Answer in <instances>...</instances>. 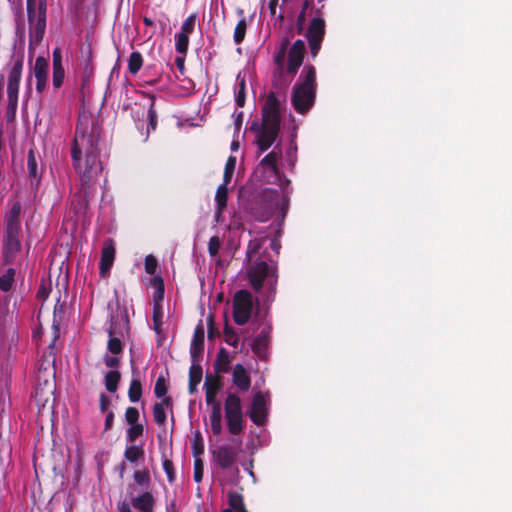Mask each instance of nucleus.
<instances>
[{
	"mask_svg": "<svg viewBox=\"0 0 512 512\" xmlns=\"http://www.w3.org/2000/svg\"><path fill=\"white\" fill-rule=\"evenodd\" d=\"M72 166L79 176L80 188L73 195L71 206L76 215H84L97 193L103 166L100 160L98 139L89 131L87 120H78L71 145Z\"/></svg>",
	"mask_w": 512,
	"mask_h": 512,
	"instance_id": "f257e3e1",
	"label": "nucleus"
},
{
	"mask_svg": "<svg viewBox=\"0 0 512 512\" xmlns=\"http://www.w3.org/2000/svg\"><path fill=\"white\" fill-rule=\"evenodd\" d=\"M281 104L274 92H270L262 107V123L253 121L251 131L257 134L256 144L259 153L267 151L277 139L280 132Z\"/></svg>",
	"mask_w": 512,
	"mask_h": 512,
	"instance_id": "f03ea898",
	"label": "nucleus"
},
{
	"mask_svg": "<svg viewBox=\"0 0 512 512\" xmlns=\"http://www.w3.org/2000/svg\"><path fill=\"white\" fill-rule=\"evenodd\" d=\"M317 81L316 68L307 64L293 86L291 103L299 114H306L314 105L316 99Z\"/></svg>",
	"mask_w": 512,
	"mask_h": 512,
	"instance_id": "7ed1b4c3",
	"label": "nucleus"
},
{
	"mask_svg": "<svg viewBox=\"0 0 512 512\" xmlns=\"http://www.w3.org/2000/svg\"><path fill=\"white\" fill-rule=\"evenodd\" d=\"M21 212V202L15 201L4 217L3 257L6 262H11L21 251Z\"/></svg>",
	"mask_w": 512,
	"mask_h": 512,
	"instance_id": "20e7f679",
	"label": "nucleus"
},
{
	"mask_svg": "<svg viewBox=\"0 0 512 512\" xmlns=\"http://www.w3.org/2000/svg\"><path fill=\"white\" fill-rule=\"evenodd\" d=\"M246 274L248 281L255 292H261L264 282H267L268 300H273L278 281L277 266L269 265L262 259L249 262Z\"/></svg>",
	"mask_w": 512,
	"mask_h": 512,
	"instance_id": "39448f33",
	"label": "nucleus"
},
{
	"mask_svg": "<svg viewBox=\"0 0 512 512\" xmlns=\"http://www.w3.org/2000/svg\"><path fill=\"white\" fill-rule=\"evenodd\" d=\"M27 16L30 42L38 44L43 40L47 22V0H27Z\"/></svg>",
	"mask_w": 512,
	"mask_h": 512,
	"instance_id": "423d86ee",
	"label": "nucleus"
},
{
	"mask_svg": "<svg viewBox=\"0 0 512 512\" xmlns=\"http://www.w3.org/2000/svg\"><path fill=\"white\" fill-rule=\"evenodd\" d=\"M253 296L248 290L242 289L235 293L233 298V319L237 325H245L252 313Z\"/></svg>",
	"mask_w": 512,
	"mask_h": 512,
	"instance_id": "0eeeda50",
	"label": "nucleus"
},
{
	"mask_svg": "<svg viewBox=\"0 0 512 512\" xmlns=\"http://www.w3.org/2000/svg\"><path fill=\"white\" fill-rule=\"evenodd\" d=\"M326 34V24L322 17H314L304 34L308 41L311 57L315 59L322 46Z\"/></svg>",
	"mask_w": 512,
	"mask_h": 512,
	"instance_id": "6e6552de",
	"label": "nucleus"
},
{
	"mask_svg": "<svg viewBox=\"0 0 512 512\" xmlns=\"http://www.w3.org/2000/svg\"><path fill=\"white\" fill-rule=\"evenodd\" d=\"M306 53L305 42L301 39L296 40L288 50V63L285 68V76H291V79L297 74L303 64Z\"/></svg>",
	"mask_w": 512,
	"mask_h": 512,
	"instance_id": "1a4fd4ad",
	"label": "nucleus"
},
{
	"mask_svg": "<svg viewBox=\"0 0 512 512\" xmlns=\"http://www.w3.org/2000/svg\"><path fill=\"white\" fill-rule=\"evenodd\" d=\"M153 285L155 287V301L153 306V314H152V321H153V330L156 332V334L161 335L162 334V318H163V311H162V305L161 301L164 297V282L161 277H154L153 279Z\"/></svg>",
	"mask_w": 512,
	"mask_h": 512,
	"instance_id": "9d476101",
	"label": "nucleus"
},
{
	"mask_svg": "<svg viewBox=\"0 0 512 512\" xmlns=\"http://www.w3.org/2000/svg\"><path fill=\"white\" fill-rule=\"evenodd\" d=\"M135 490L136 488L134 484L128 485L127 497H129L132 507H134L139 512H154L156 500L152 492L145 491L135 496Z\"/></svg>",
	"mask_w": 512,
	"mask_h": 512,
	"instance_id": "9b49d317",
	"label": "nucleus"
},
{
	"mask_svg": "<svg viewBox=\"0 0 512 512\" xmlns=\"http://www.w3.org/2000/svg\"><path fill=\"white\" fill-rule=\"evenodd\" d=\"M248 415L255 425L262 426L265 424L267 418V400L264 393L259 391L254 394Z\"/></svg>",
	"mask_w": 512,
	"mask_h": 512,
	"instance_id": "f8f14e48",
	"label": "nucleus"
},
{
	"mask_svg": "<svg viewBox=\"0 0 512 512\" xmlns=\"http://www.w3.org/2000/svg\"><path fill=\"white\" fill-rule=\"evenodd\" d=\"M282 159V149L279 145L275 146L274 149L269 152L259 163L263 172H269L274 180L271 183H277L280 181V170L278 163Z\"/></svg>",
	"mask_w": 512,
	"mask_h": 512,
	"instance_id": "ddd939ff",
	"label": "nucleus"
},
{
	"mask_svg": "<svg viewBox=\"0 0 512 512\" xmlns=\"http://www.w3.org/2000/svg\"><path fill=\"white\" fill-rule=\"evenodd\" d=\"M24 65V54L19 53L13 58V65L8 73L7 95H18Z\"/></svg>",
	"mask_w": 512,
	"mask_h": 512,
	"instance_id": "4468645a",
	"label": "nucleus"
},
{
	"mask_svg": "<svg viewBox=\"0 0 512 512\" xmlns=\"http://www.w3.org/2000/svg\"><path fill=\"white\" fill-rule=\"evenodd\" d=\"M212 456L220 468L226 470L231 468L237 461V448L225 444L217 447L212 451Z\"/></svg>",
	"mask_w": 512,
	"mask_h": 512,
	"instance_id": "2eb2a0df",
	"label": "nucleus"
},
{
	"mask_svg": "<svg viewBox=\"0 0 512 512\" xmlns=\"http://www.w3.org/2000/svg\"><path fill=\"white\" fill-rule=\"evenodd\" d=\"M204 339H205V331L202 322H200L193 334V338L190 345V356L191 360L194 362H200L202 358V354L204 351Z\"/></svg>",
	"mask_w": 512,
	"mask_h": 512,
	"instance_id": "dca6fc26",
	"label": "nucleus"
},
{
	"mask_svg": "<svg viewBox=\"0 0 512 512\" xmlns=\"http://www.w3.org/2000/svg\"><path fill=\"white\" fill-rule=\"evenodd\" d=\"M114 259L115 248L112 241H110L109 243H105L101 252V258L99 262V272L101 277L104 278L109 275Z\"/></svg>",
	"mask_w": 512,
	"mask_h": 512,
	"instance_id": "f3484780",
	"label": "nucleus"
},
{
	"mask_svg": "<svg viewBox=\"0 0 512 512\" xmlns=\"http://www.w3.org/2000/svg\"><path fill=\"white\" fill-rule=\"evenodd\" d=\"M232 382L241 392H246L251 386V377L242 364H236L232 372Z\"/></svg>",
	"mask_w": 512,
	"mask_h": 512,
	"instance_id": "a211bd4d",
	"label": "nucleus"
},
{
	"mask_svg": "<svg viewBox=\"0 0 512 512\" xmlns=\"http://www.w3.org/2000/svg\"><path fill=\"white\" fill-rule=\"evenodd\" d=\"M269 345V333L262 330L253 340L251 349L253 353L261 360L267 359V349Z\"/></svg>",
	"mask_w": 512,
	"mask_h": 512,
	"instance_id": "6ab92c4d",
	"label": "nucleus"
},
{
	"mask_svg": "<svg viewBox=\"0 0 512 512\" xmlns=\"http://www.w3.org/2000/svg\"><path fill=\"white\" fill-rule=\"evenodd\" d=\"M207 405L211 406L209 420H210L212 433L214 435L218 436L222 433L221 402L214 401L211 403H207Z\"/></svg>",
	"mask_w": 512,
	"mask_h": 512,
	"instance_id": "aec40b11",
	"label": "nucleus"
},
{
	"mask_svg": "<svg viewBox=\"0 0 512 512\" xmlns=\"http://www.w3.org/2000/svg\"><path fill=\"white\" fill-rule=\"evenodd\" d=\"M227 429L232 435H239L244 431L245 420L243 412L225 415Z\"/></svg>",
	"mask_w": 512,
	"mask_h": 512,
	"instance_id": "412c9836",
	"label": "nucleus"
},
{
	"mask_svg": "<svg viewBox=\"0 0 512 512\" xmlns=\"http://www.w3.org/2000/svg\"><path fill=\"white\" fill-rule=\"evenodd\" d=\"M204 388H205L206 403L218 401L216 399V396L221 388L220 377L218 376V377L213 378L212 375H207L205 384H204Z\"/></svg>",
	"mask_w": 512,
	"mask_h": 512,
	"instance_id": "4be33fe9",
	"label": "nucleus"
},
{
	"mask_svg": "<svg viewBox=\"0 0 512 512\" xmlns=\"http://www.w3.org/2000/svg\"><path fill=\"white\" fill-rule=\"evenodd\" d=\"M286 54H288V51L285 49L277 48V51L274 55V63L276 64L277 68L274 72V76H278L280 80H283V84L285 86H288L291 82V79L285 80V58Z\"/></svg>",
	"mask_w": 512,
	"mask_h": 512,
	"instance_id": "5701e85b",
	"label": "nucleus"
},
{
	"mask_svg": "<svg viewBox=\"0 0 512 512\" xmlns=\"http://www.w3.org/2000/svg\"><path fill=\"white\" fill-rule=\"evenodd\" d=\"M202 366L199 362H194L192 360V364L189 369V384L188 389L190 394H194L197 390V386L200 384L202 380Z\"/></svg>",
	"mask_w": 512,
	"mask_h": 512,
	"instance_id": "b1692460",
	"label": "nucleus"
},
{
	"mask_svg": "<svg viewBox=\"0 0 512 512\" xmlns=\"http://www.w3.org/2000/svg\"><path fill=\"white\" fill-rule=\"evenodd\" d=\"M215 201H216V212H215V218L218 221L219 217L221 216L223 210L227 206L228 201V184L222 183L218 186L215 194Z\"/></svg>",
	"mask_w": 512,
	"mask_h": 512,
	"instance_id": "393cba45",
	"label": "nucleus"
},
{
	"mask_svg": "<svg viewBox=\"0 0 512 512\" xmlns=\"http://www.w3.org/2000/svg\"><path fill=\"white\" fill-rule=\"evenodd\" d=\"M229 353L225 348H220L214 361V371L217 374L227 373L230 370Z\"/></svg>",
	"mask_w": 512,
	"mask_h": 512,
	"instance_id": "a878e982",
	"label": "nucleus"
},
{
	"mask_svg": "<svg viewBox=\"0 0 512 512\" xmlns=\"http://www.w3.org/2000/svg\"><path fill=\"white\" fill-rule=\"evenodd\" d=\"M145 97H147L150 100V104L148 107V125H147V133L149 134L152 131H155L157 128V112L155 110V101L156 96L151 93H143Z\"/></svg>",
	"mask_w": 512,
	"mask_h": 512,
	"instance_id": "bb28decb",
	"label": "nucleus"
},
{
	"mask_svg": "<svg viewBox=\"0 0 512 512\" xmlns=\"http://www.w3.org/2000/svg\"><path fill=\"white\" fill-rule=\"evenodd\" d=\"M27 170L29 177L36 180V184H38L41 178V172L38 167V160L34 149H29L27 154Z\"/></svg>",
	"mask_w": 512,
	"mask_h": 512,
	"instance_id": "cd10ccee",
	"label": "nucleus"
},
{
	"mask_svg": "<svg viewBox=\"0 0 512 512\" xmlns=\"http://www.w3.org/2000/svg\"><path fill=\"white\" fill-rule=\"evenodd\" d=\"M225 415L239 413L242 411V402L239 395L236 393H229L224 402Z\"/></svg>",
	"mask_w": 512,
	"mask_h": 512,
	"instance_id": "c85d7f7f",
	"label": "nucleus"
},
{
	"mask_svg": "<svg viewBox=\"0 0 512 512\" xmlns=\"http://www.w3.org/2000/svg\"><path fill=\"white\" fill-rule=\"evenodd\" d=\"M48 68V60L42 56L37 57L33 67V74L36 80H47Z\"/></svg>",
	"mask_w": 512,
	"mask_h": 512,
	"instance_id": "c756f323",
	"label": "nucleus"
},
{
	"mask_svg": "<svg viewBox=\"0 0 512 512\" xmlns=\"http://www.w3.org/2000/svg\"><path fill=\"white\" fill-rule=\"evenodd\" d=\"M121 380V373L118 370H110L104 378L105 387L108 392L115 393Z\"/></svg>",
	"mask_w": 512,
	"mask_h": 512,
	"instance_id": "7c9ffc66",
	"label": "nucleus"
},
{
	"mask_svg": "<svg viewBox=\"0 0 512 512\" xmlns=\"http://www.w3.org/2000/svg\"><path fill=\"white\" fill-rule=\"evenodd\" d=\"M238 14L242 16V18L238 21L236 24L235 30H234V42L236 44H241L245 38L246 30H247V22L244 17V11L242 9L238 10Z\"/></svg>",
	"mask_w": 512,
	"mask_h": 512,
	"instance_id": "2f4dec72",
	"label": "nucleus"
},
{
	"mask_svg": "<svg viewBox=\"0 0 512 512\" xmlns=\"http://www.w3.org/2000/svg\"><path fill=\"white\" fill-rule=\"evenodd\" d=\"M142 393L143 388L141 381L138 378H132L128 389V398L130 402H138L142 397Z\"/></svg>",
	"mask_w": 512,
	"mask_h": 512,
	"instance_id": "473e14b6",
	"label": "nucleus"
},
{
	"mask_svg": "<svg viewBox=\"0 0 512 512\" xmlns=\"http://www.w3.org/2000/svg\"><path fill=\"white\" fill-rule=\"evenodd\" d=\"M144 456L143 446L138 445H130L125 448L124 457L130 463L137 462L140 458Z\"/></svg>",
	"mask_w": 512,
	"mask_h": 512,
	"instance_id": "72a5a7b5",
	"label": "nucleus"
},
{
	"mask_svg": "<svg viewBox=\"0 0 512 512\" xmlns=\"http://www.w3.org/2000/svg\"><path fill=\"white\" fill-rule=\"evenodd\" d=\"M15 269L8 268L2 276H0V290L3 292H9L15 281Z\"/></svg>",
	"mask_w": 512,
	"mask_h": 512,
	"instance_id": "f704fd0d",
	"label": "nucleus"
},
{
	"mask_svg": "<svg viewBox=\"0 0 512 512\" xmlns=\"http://www.w3.org/2000/svg\"><path fill=\"white\" fill-rule=\"evenodd\" d=\"M115 334H116L115 329L113 327H111L109 330L110 338L107 343V348H108L109 352H111L112 354L118 355V354L122 353L123 345H122V341L120 340V338L114 336Z\"/></svg>",
	"mask_w": 512,
	"mask_h": 512,
	"instance_id": "c9c22d12",
	"label": "nucleus"
},
{
	"mask_svg": "<svg viewBox=\"0 0 512 512\" xmlns=\"http://www.w3.org/2000/svg\"><path fill=\"white\" fill-rule=\"evenodd\" d=\"M143 66V57L140 52L134 51L130 54L128 59V71L135 75Z\"/></svg>",
	"mask_w": 512,
	"mask_h": 512,
	"instance_id": "e433bc0d",
	"label": "nucleus"
},
{
	"mask_svg": "<svg viewBox=\"0 0 512 512\" xmlns=\"http://www.w3.org/2000/svg\"><path fill=\"white\" fill-rule=\"evenodd\" d=\"M62 309H63V305L60 304V300L58 299L57 303L54 306V311H53V314H54L53 323H52L53 340H52V343L50 344L51 348L54 347L55 342L59 338V335H60V321L56 319V314L58 312H61Z\"/></svg>",
	"mask_w": 512,
	"mask_h": 512,
	"instance_id": "4c0bfd02",
	"label": "nucleus"
},
{
	"mask_svg": "<svg viewBox=\"0 0 512 512\" xmlns=\"http://www.w3.org/2000/svg\"><path fill=\"white\" fill-rule=\"evenodd\" d=\"M133 479L135 484L142 486L146 489L149 488L151 483L150 473L147 469L135 471L133 474Z\"/></svg>",
	"mask_w": 512,
	"mask_h": 512,
	"instance_id": "58836bf2",
	"label": "nucleus"
},
{
	"mask_svg": "<svg viewBox=\"0 0 512 512\" xmlns=\"http://www.w3.org/2000/svg\"><path fill=\"white\" fill-rule=\"evenodd\" d=\"M312 1L313 0H304L302 3V9L297 16L296 30H297V34H299V35L303 33L304 24H305V20H306V11L310 7Z\"/></svg>",
	"mask_w": 512,
	"mask_h": 512,
	"instance_id": "ea45409f",
	"label": "nucleus"
},
{
	"mask_svg": "<svg viewBox=\"0 0 512 512\" xmlns=\"http://www.w3.org/2000/svg\"><path fill=\"white\" fill-rule=\"evenodd\" d=\"M236 167V157L235 156H229L225 167H224V173H223V183L229 184L232 180L234 171Z\"/></svg>",
	"mask_w": 512,
	"mask_h": 512,
	"instance_id": "a19ab883",
	"label": "nucleus"
},
{
	"mask_svg": "<svg viewBox=\"0 0 512 512\" xmlns=\"http://www.w3.org/2000/svg\"><path fill=\"white\" fill-rule=\"evenodd\" d=\"M175 48L180 54L186 55L189 46V35L179 32L175 35Z\"/></svg>",
	"mask_w": 512,
	"mask_h": 512,
	"instance_id": "79ce46f5",
	"label": "nucleus"
},
{
	"mask_svg": "<svg viewBox=\"0 0 512 512\" xmlns=\"http://www.w3.org/2000/svg\"><path fill=\"white\" fill-rule=\"evenodd\" d=\"M228 503L232 510L237 512L242 509L244 505L243 496L237 492L230 491L228 493Z\"/></svg>",
	"mask_w": 512,
	"mask_h": 512,
	"instance_id": "37998d69",
	"label": "nucleus"
},
{
	"mask_svg": "<svg viewBox=\"0 0 512 512\" xmlns=\"http://www.w3.org/2000/svg\"><path fill=\"white\" fill-rule=\"evenodd\" d=\"M224 339L228 345L237 347L239 340L238 335L235 330L228 324V321H226L224 326Z\"/></svg>",
	"mask_w": 512,
	"mask_h": 512,
	"instance_id": "c03bdc74",
	"label": "nucleus"
},
{
	"mask_svg": "<svg viewBox=\"0 0 512 512\" xmlns=\"http://www.w3.org/2000/svg\"><path fill=\"white\" fill-rule=\"evenodd\" d=\"M143 432L144 427L142 424L139 423L130 425L126 432L127 441L130 443H134L138 437L142 436Z\"/></svg>",
	"mask_w": 512,
	"mask_h": 512,
	"instance_id": "a18cd8bd",
	"label": "nucleus"
},
{
	"mask_svg": "<svg viewBox=\"0 0 512 512\" xmlns=\"http://www.w3.org/2000/svg\"><path fill=\"white\" fill-rule=\"evenodd\" d=\"M193 455L195 458L204 453V441L200 432H196L191 444Z\"/></svg>",
	"mask_w": 512,
	"mask_h": 512,
	"instance_id": "49530a36",
	"label": "nucleus"
},
{
	"mask_svg": "<svg viewBox=\"0 0 512 512\" xmlns=\"http://www.w3.org/2000/svg\"><path fill=\"white\" fill-rule=\"evenodd\" d=\"M8 96V104L6 110V117L9 121L15 119L17 106H18V95H7Z\"/></svg>",
	"mask_w": 512,
	"mask_h": 512,
	"instance_id": "de8ad7c7",
	"label": "nucleus"
},
{
	"mask_svg": "<svg viewBox=\"0 0 512 512\" xmlns=\"http://www.w3.org/2000/svg\"><path fill=\"white\" fill-rule=\"evenodd\" d=\"M167 391L168 385L166 383V379L164 376L160 375L155 382L154 394L157 398H162L166 395Z\"/></svg>",
	"mask_w": 512,
	"mask_h": 512,
	"instance_id": "09e8293b",
	"label": "nucleus"
},
{
	"mask_svg": "<svg viewBox=\"0 0 512 512\" xmlns=\"http://www.w3.org/2000/svg\"><path fill=\"white\" fill-rule=\"evenodd\" d=\"M261 246H262V240H260V239H253V240L249 241L248 246H247V251H246V260L248 262H252L253 256L258 253Z\"/></svg>",
	"mask_w": 512,
	"mask_h": 512,
	"instance_id": "8fccbe9b",
	"label": "nucleus"
},
{
	"mask_svg": "<svg viewBox=\"0 0 512 512\" xmlns=\"http://www.w3.org/2000/svg\"><path fill=\"white\" fill-rule=\"evenodd\" d=\"M196 19H197L196 13L189 15L183 22L180 32L187 34V35L192 34L195 29Z\"/></svg>",
	"mask_w": 512,
	"mask_h": 512,
	"instance_id": "3c124183",
	"label": "nucleus"
},
{
	"mask_svg": "<svg viewBox=\"0 0 512 512\" xmlns=\"http://www.w3.org/2000/svg\"><path fill=\"white\" fill-rule=\"evenodd\" d=\"M153 417L157 425H164L166 422V412L163 408V404H154L153 406Z\"/></svg>",
	"mask_w": 512,
	"mask_h": 512,
	"instance_id": "603ef678",
	"label": "nucleus"
},
{
	"mask_svg": "<svg viewBox=\"0 0 512 512\" xmlns=\"http://www.w3.org/2000/svg\"><path fill=\"white\" fill-rule=\"evenodd\" d=\"M145 271L149 275H154L158 267V261L155 256L149 254L145 257L144 261Z\"/></svg>",
	"mask_w": 512,
	"mask_h": 512,
	"instance_id": "864d4df0",
	"label": "nucleus"
},
{
	"mask_svg": "<svg viewBox=\"0 0 512 512\" xmlns=\"http://www.w3.org/2000/svg\"><path fill=\"white\" fill-rule=\"evenodd\" d=\"M203 474H204V464H203V461H202V459L197 457L194 460V473H193L194 481L196 483L201 482L202 479H203Z\"/></svg>",
	"mask_w": 512,
	"mask_h": 512,
	"instance_id": "5fc2aeb1",
	"label": "nucleus"
},
{
	"mask_svg": "<svg viewBox=\"0 0 512 512\" xmlns=\"http://www.w3.org/2000/svg\"><path fill=\"white\" fill-rule=\"evenodd\" d=\"M125 420L129 425L139 424V411L136 407L130 406L125 411Z\"/></svg>",
	"mask_w": 512,
	"mask_h": 512,
	"instance_id": "6e6d98bb",
	"label": "nucleus"
},
{
	"mask_svg": "<svg viewBox=\"0 0 512 512\" xmlns=\"http://www.w3.org/2000/svg\"><path fill=\"white\" fill-rule=\"evenodd\" d=\"M221 247V240L218 236H213L208 242V252L211 257H215L219 253Z\"/></svg>",
	"mask_w": 512,
	"mask_h": 512,
	"instance_id": "4d7b16f0",
	"label": "nucleus"
},
{
	"mask_svg": "<svg viewBox=\"0 0 512 512\" xmlns=\"http://www.w3.org/2000/svg\"><path fill=\"white\" fill-rule=\"evenodd\" d=\"M239 89H238V92L236 94V104L239 106V107H243L245 105V101H246V92H245V79L242 78L239 83Z\"/></svg>",
	"mask_w": 512,
	"mask_h": 512,
	"instance_id": "13d9d810",
	"label": "nucleus"
},
{
	"mask_svg": "<svg viewBox=\"0 0 512 512\" xmlns=\"http://www.w3.org/2000/svg\"><path fill=\"white\" fill-rule=\"evenodd\" d=\"M65 77L64 68L53 69V86L58 89L62 86Z\"/></svg>",
	"mask_w": 512,
	"mask_h": 512,
	"instance_id": "bf43d9fd",
	"label": "nucleus"
},
{
	"mask_svg": "<svg viewBox=\"0 0 512 512\" xmlns=\"http://www.w3.org/2000/svg\"><path fill=\"white\" fill-rule=\"evenodd\" d=\"M163 469L167 475V479L170 483L175 481V472L173 462L167 458L163 460Z\"/></svg>",
	"mask_w": 512,
	"mask_h": 512,
	"instance_id": "052dcab7",
	"label": "nucleus"
},
{
	"mask_svg": "<svg viewBox=\"0 0 512 512\" xmlns=\"http://www.w3.org/2000/svg\"><path fill=\"white\" fill-rule=\"evenodd\" d=\"M104 363H105L106 367L111 368L112 370H117V368L120 365V358L117 357L116 355H114V356L105 355Z\"/></svg>",
	"mask_w": 512,
	"mask_h": 512,
	"instance_id": "680f3d73",
	"label": "nucleus"
},
{
	"mask_svg": "<svg viewBox=\"0 0 512 512\" xmlns=\"http://www.w3.org/2000/svg\"><path fill=\"white\" fill-rule=\"evenodd\" d=\"M53 69L64 68L62 64V53L60 48H55L52 53Z\"/></svg>",
	"mask_w": 512,
	"mask_h": 512,
	"instance_id": "e2e57ef3",
	"label": "nucleus"
},
{
	"mask_svg": "<svg viewBox=\"0 0 512 512\" xmlns=\"http://www.w3.org/2000/svg\"><path fill=\"white\" fill-rule=\"evenodd\" d=\"M49 293L50 289L45 284H41L37 291V298L45 301L49 297Z\"/></svg>",
	"mask_w": 512,
	"mask_h": 512,
	"instance_id": "0e129e2a",
	"label": "nucleus"
},
{
	"mask_svg": "<svg viewBox=\"0 0 512 512\" xmlns=\"http://www.w3.org/2000/svg\"><path fill=\"white\" fill-rule=\"evenodd\" d=\"M99 401L101 412H105L108 409L109 405L111 404L110 399L105 393H101Z\"/></svg>",
	"mask_w": 512,
	"mask_h": 512,
	"instance_id": "69168bd1",
	"label": "nucleus"
},
{
	"mask_svg": "<svg viewBox=\"0 0 512 512\" xmlns=\"http://www.w3.org/2000/svg\"><path fill=\"white\" fill-rule=\"evenodd\" d=\"M131 501H122V502H118L117 504V507H118V511L119 512H132V509H131Z\"/></svg>",
	"mask_w": 512,
	"mask_h": 512,
	"instance_id": "338daca9",
	"label": "nucleus"
},
{
	"mask_svg": "<svg viewBox=\"0 0 512 512\" xmlns=\"http://www.w3.org/2000/svg\"><path fill=\"white\" fill-rule=\"evenodd\" d=\"M113 423H114V413L112 411H110L106 415V418H105V423H104L105 431L110 430L113 426Z\"/></svg>",
	"mask_w": 512,
	"mask_h": 512,
	"instance_id": "774afa93",
	"label": "nucleus"
}]
</instances>
